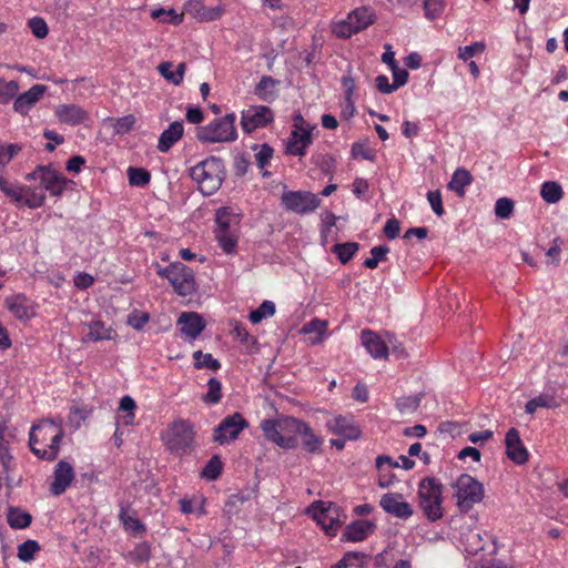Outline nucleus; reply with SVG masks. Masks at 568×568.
Returning <instances> with one entry per match:
<instances>
[{"label": "nucleus", "instance_id": "1", "mask_svg": "<svg viewBox=\"0 0 568 568\" xmlns=\"http://www.w3.org/2000/svg\"><path fill=\"white\" fill-rule=\"evenodd\" d=\"M63 430L53 422L44 420L33 425L29 434V446L31 452L44 460L57 458Z\"/></svg>", "mask_w": 568, "mask_h": 568}, {"label": "nucleus", "instance_id": "2", "mask_svg": "<svg viewBox=\"0 0 568 568\" xmlns=\"http://www.w3.org/2000/svg\"><path fill=\"white\" fill-rule=\"evenodd\" d=\"M226 175L222 159L209 156L190 169V178L197 184L203 195L214 194L222 185Z\"/></svg>", "mask_w": 568, "mask_h": 568}, {"label": "nucleus", "instance_id": "3", "mask_svg": "<svg viewBox=\"0 0 568 568\" xmlns=\"http://www.w3.org/2000/svg\"><path fill=\"white\" fill-rule=\"evenodd\" d=\"M235 121L236 115L234 113L215 118L206 125L197 126L195 136L201 143L233 142L237 139Z\"/></svg>", "mask_w": 568, "mask_h": 568}, {"label": "nucleus", "instance_id": "4", "mask_svg": "<svg viewBox=\"0 0 568 568\" xmlns=\"http://www.w3.org/2000/svg\"><path fill=\"white\" fill-rule=\"evenodd\" d=\"M442 493L443 486L435 478H424L418 485L419 507L432 521L443 517Z\"/></svg>", "mask_w": 568, "mask_h": 568}, {"label": "nucleus", "instance_id": "5", "mask_svg": "<svg viewBox=\"0 0 568 568\" xmlns=\"http://www.w3.org/2000/svg\"><path fill=\"white\" fill-rule=\"evenodd\" d=\"M165 445L176 455L190 454L195 447V432L192 424L184 419L172 423L165 437Z\"/></svg>", "mask_w": 568, "mask_h": 568}, {"label": "nucleus", "instance_id": "6", "mask_svg": "<svg viewBox=\"0 0 568 568\" xmlns=\"http://www.w3.org/2000/svg\"><path fill=\"white\" fill-rule=\"evenodd\" d=\"M456 505L462 513L469 511L484 497L483 485L468 474L460 475L454 484Z\"/></svg>", "mask_w": 568, "mask_h": 568}, {"label": "nucleus", "instance_id": "7", "mask_svg": "<svg viewBox=\"0 0 568 568\" xmlns=\"http://www.w3.org/2000/svg\"><path fill=\"white\" fill-rule=\"evenodd\" d=\"M27 181L39 180L43 191H48L52 196H60L72 181L64 178L60 172L52 169L51 165H38L34 171L26 175Z\"/></svg>", "mask_w": 568, "mask_h": 568}, {"label": "nucleus", "instance_id": "8", "mask_svg": "<svg viewBox=\"0 0 568 568\" xmlns=\"http://www.w3.org/2000/svg\"><path fill=\"white\" fill-rule=\"evenodd\" d=\"M282 205L297 214H308L321 205L318 195L308 191H285L281 196Z\"/></svg>", "mask_w": 568, "mask_h": 568}, {"label": "nucleus", "instance_id": "9", "mask_svg": "<svg viewBox=\"0 0 568 568\" xmlns=\"http://www.w3.org/2000/svg\"><path fill=\"white\" fill-rule=\"evenodd\" d=\"M246 427L248 423L240 413L227 415L213 428L212 440L219 445L229 444L237 439Z\"/></svg>", "mask_w": 568, "mask_h": 568}, {"label": "nucleus", "instance_id": "10", "mask_svg": "<svg viewBox=\"0 0 568 568\" xmlns=\"http://www.w3.org/2000/svg\"><path fill=\"white\" fill-rule=\"evenodd\" d=\"M273 120V112L266 105H251L242 111L241 126L244 132L252 133L254 130L266 126Z\"/></svg>", "mask_w": 568, "mask_h": 568}, {"label": "nucleus", "instance_id": "11", "mask_svg": "<svg viewBox=\"0 0 568 568\" xmlns=\"http://www.w3.org/2000/svg\"><path fill=\"white\" fill-rule=\"evenodd\" d=\"M170 284L180 296H189L196 292L194 272L181 262H179V267L173 271Z\"/></svg>", "mask_w": 568, "mask_h": 568}, {"label": "nucleus", "instance_id": "12", "mask_svg": "<svg viewBox=\"0 0 568 568\" xmlns=\"http://www.w3.org/2000/svg\"><path fill=\"white\" fill-rule=\"evenodd\" d=\"M280 418L264 419L261 422V429L267 440L274 443L284 449H294L297 447L298 442L294 436H286L280 430Z\"/></svg>", "mask_w": 568, "mask_h": 568}, {"label": "nucleus", "instance_id": "13", "mask_svg": "<svg viewBox=\"0 0 568 568\" xmlns=\"http://www.w3.org/2000/svg\"><path fill=\"white\" fill-rule=\"evenodd\" d=\"M47 91L43 84H34L28 91L16 95L13 100L14 112L27 115L30 110L42 99Z\"/></svg>", "mask_w": 568, "mask_h": 568}, {"label": "nucleus", "instance_id": "14", "mask_svg": "<svg viewBox=\"0 0 568 568\" xmlns=\"http://www.w3.org/2000/svg\"><path fill=\"white\" fill-rule=\"evenodd\" d=\"M506 455L517 465H523L528 460V450L524 446L519 432L516 428H510L505 437Z\"/></svg>", "mask_w": 568, "mask_h": 568}, {"label": "nucleus", "instance_id": "15", "mask_svg": "<svg viewBox=\"0 0 568 568\" xmlns=\"http://www.w3.org/2000/svg\"><path fill=\"white\" fill-rule=\"evenodd\" d=\"M74 479L73 467L64 460H60L54 468L53 480L50 485V491L54 496L62 495Z\"/></svg>", "mask_w": 568, "mask_h": 568}, {"label": "nucleus", "instance_id": "16", "mask_svg": "<svg viewBox=\"0 0 568 568\" xmlns=\"http://www.w3.org/2000/svg\"><path fill=\"white\" fill-rule=\"evenodd\" d=\"M379 504L386 513L397 518L407 519L413 515L410 505L402 500L399 494H385L382 496Z\"/></svg>", "mask_w": 568, "mask_h": 568}, {"label": "nucleus", "instance_id": "17", "mask_svg": "<svg viewBox=\"0 0 568 568\" xmlns=\"http://www.w3.org/2000/svg\"><path fill=\"white\" fill-rule=\"evenodd\" d=\"M326 426L333 434L348 440L357 439L362 433L352 417L336 416L327 420Z\"/></svg>", "mask_w": 568, "mask_h": 568}, {"label": "nucleus", "instance_id": "18", "mask_svg": "<svg viewBox=\"0 0 568 568\" xmlns=\"http://www.w3.org/2000/svg\"><path fill=\"white\" fill-rule=\"evenodd\" d=\"M54 114L61 123L72 126L83 123L88 116L87 111L77 104H60Z\"/></svg>", "mask_w": 568, "mask_h": 568}, {"label": "nucleus", "instance_id": "19", "mask_svg": "<svg viewBox=\"0 0 568 568\" xmlns=\"http://www.w3.org/2000/svg\"><path fill=\"white\" fill-rule=\"evenodd\" d=\"M181 333L191 338L195 339L205 328L203 318L197 313H182L178 320Z\"/></svg>", "mask_w": 568, "mask_h": 568}, {"label": "nucleus", "instance_id": "20", "mask_svg": "<svg viewBox=\"0 0 568 568\" xmlns=\"http://www.w3.org/2000/svg\"><path fill=\"white\" fill-rule=\"evenodd\" d=\"M361 341L366 351L372 357L386 358L388 355V348L385 342L373 331L363 329L361 333Z\"/></svg>", "mask_w": 568, "mask_h": 568}, {"label": "nucleus", "instance_id": "21", "mask_svg": "<svg viewBox=\"0 0 568 568\" xmlns=\"http://www.w3.org/2000/svg\"><path fill=\"white\" fill-rule=\"evenodd\" d=\"M183 121L172 122L169 128L161 133L158 150L162 153L168 152L183 136Z\"/></svg>", "mask_w": 568, "mask_h": 568}, {"label": "nucleus", "instance_id": "22", "mask_svg": "<svg viewBox=\"0 0 568 568\" xmlns=\"http://www.w3.org/2000/svg\"><path fill=\"white\" fill-rule=\"evenodd\" d=\"M374 530V524L368 520H357L346 526L342 539L346 541H362Z\"/></svg>", "mask_w": 568, "mask_h": 568}, {"label": "nucleus", "instance_id": "23", "mask_svg": "<svg viewBox=\"0 0 568 568\" xmlns=\"http://www.w3.org/2000/svg\"><path fill=\"white\" fill-rule=\"evenodd\" d=\"M312 134L307 131H292L286 144V152L292 155L304 156L306 149L312 144Z\"/></svg>", "mask_w": 568, "mask_h": 568}, {"label": "nucleus", "instance_id": "24", "mask_svg": "<svg viewBox=\"0 0 568 568\" xmlns=\"http://www.w3.org/2000/svg\"><path fill=\"white\" fill-rule=\"evenodd\" d=\"M84 326L88 328V333L82 337L83 342H99L113 338V329L106 327L101 321H92L84 324Z\"/></svg>", "mask_w": 568, "mask_h": 568}, {"label": "nucleus", "instance_id": "25", "mask_svg": "<svg viewBox=\"0 0 568 568\" xmlns=\"http://www.w3.org/2000/svg\"><path fill=\"white\" fill-rule=\"evenodd\" d=\"M278 81L270 75H263L254 89L255 95L265 102H272L277 98L276 87Z\"/></svg>", "mask_w": 568, "mask_h": 568}, {"label": "nucleus", "instance_id": "26", "mask_svg": "<svg viewBox=\"0 0 568 568\" xmlns=\"http://www.w3.org/2000/svg\"><path fill=\"white\" fill-rule=\"evenodd\" d=\"M328 327V322L321 318H313L301 328L302 334H315L314 337H310L311 345L321 344L324 341Z\"/></svg>", "mask_w": 568, "mask_h": 568}, {"label": "nucleus", "instance_id": "27", "mask_svg": "<svg viewBox=\"0 0 568 568\" xmlns=\"http://www.w3.org/2000/svg\"><path fill=\"white\" fill-rule=\"evenodd\" d=\"M8 310L20 320L28 318L32 315V310L22 295H16L6 300Z\"/></svg>", "mask_w": 568, "mask_h": 568}, {"label": "nucleus", "instance_id": "28", "mask_svg": "<svg viewBox=\"0 0 568 568\" xmlns=\"http://www.w3.org/2000/svg\"><path fill=\"white\" fill-rule=\"evenodd\" d=\"M316 507H325V511L328 514L327 535L335 536L338 527L342 525L339 507L334 503L323 500L316 501Z\"/></svg>", "mask_w": 568, "mask_h": 568}, {"label": "nucleus", "instance_id": "29", "mask_svg": "<svg viewBox=\"0 0 568 568\" xmlns=\"http://www.w3.org/2000/svg\"><path fill=\"white\" fill-rule=\"evenodd\" d=\"M23 195L21 204L29 209H38L44 204L45 192L41 187L23 185Z\"/></svg>", "mask_w": 568, "mask_h": 568}, {"label": "nucleus", "instance_id": "30", "mask_svg": "<svg viewBox=\"0 0 568 568\" xmlns=\"http://www.w3.org/2000/svg\"><path fill=\"white\" fill-rule=\"evenodd\" d=\"M32 517L29 513L19 507H9L7 511V521L13 529H24L30 526Z\"/></svg>", "mask_w": 568, "mask_h": 568}, {"label": "nucleus", "instance_id": "31", "mask_svg": "<svg viewBox=\"0 0 568 568\" xmlns=\"http://www.w3.org/2000/svg\"><path fill=\"white\" fill-rule=\"evenodd\" d=\"M172 67L173 64L171 62H163L158 67V69L165 80L174 85H179L183 81L186 64L184 62L179 63L175 71H172Z\"/></svg>", "mask_w": 568, "mask_h": 568}, {"label": "nucleus", "instance_id": "32", "mask_svg": "<svg viewBox=\"0 0 568 568\" xmlns=\"http://www.w3.org/2000/svg\"><path fill=\"white\" fill-rule=\"evenodd\" d=\"M280 430L286 436L301 435L307 429V423L292 416L280 417Z\"/></svg>", "mask_w": 568, "mask_h": 568}, {"label": "nucleus", "instance_id": "33", "mask_svg": "<svg viewBox=\"0 0 568 568\" xmlns=\"http://www.w3.org/2000/svg\"><path fill=\"white\" fill-rule=\"evenodd\" d=\"M192 10L194 12V16L202 21L216 20L222 16V13L224 11V9L220 6L206 7L201 1H195L192 4Z\"/></svg>", "mask_w": 568, "mask_h": 568}, {"label": "nucleus", "instance_id": "34", "mask_svg": "<svg viewBox=\"0 0 568 568\" xmlns=\"http://www.w3.org/2000/svg\"><path fill=\"white\" fill-rule=\"evenodd\" d=\"M215 239L226 254H233L237 246V235L232 230H215Z\"/></svg>", "mask_w": 568, "mask_h": 568}, {"label": "nucleus", "instance_id": "35", "mask_svg": "<svg viewBox=\"0 0 568 568\" xmlns=\"http://www.w3.org/2000/svg\"><path fill=\"white\" fill-rule=\"evenodd\" d=\"M349 20H353L355 23V29H358V31H362L366 29L368 26H371L374 22V13L372 9L367 7H361L356 8L349 13Z\"/></svg>", "mask_w": 568, "mask_h": 568}, {"label": "nucleus", "instance_id": "36", "mask_svg": "<svg viewBox=\"0 0 568 568\" xmlns=\"http://www.w3.org/2000/svg\"><path fill=\"white\" fill-rule=\"evenodd\" d=\"M470 173L465 169H457L448 183V189L454 191L457 195L463 196L465 186L470 184Z\"/></svg>", "mask_w": 568, "mask_h": 568}, {"label": "nucleus", "instance_id": "37", "mask_svg": "<svg viewBox=\"0 0 568 568\" xmlns=\"http://www.w3.org/2000/svg\"><path fill=\"white\" fill-rule=\"evenodd\" d=\"M119 519L123 524L126 530H131L134 535H141L145 531L144 525L140 519L129 514L128 507L123 504L121 505Z\"/></svg>", "mask_w": 568, "mask_h": 568}, {"label": "nucleus", "instance_id": "38", "mask_svg": "<svg viewBox=\"0 0 568 568\" xmlns=\"http://www.w3.org/2000/svg\"><path fill=\"white\" fill-rule=\"evenodd\" d=\"M300 436H302L303 448L310 454H320L322 452L323 438L315 435L312 430L311 426L307 424V429L303 432Z\"/></svg>", "mask_w": 568, "mask_h": 568}, {"label": "nucleus", "instance_id": "39", "mask_svg": "<svg viewBox=\"0 0 568 568\" xmlns=\"http://www.w3.org/2000/svg\"><path fill=\"white\" fill-rule=\"evenodd\" d=\"M359 244L356 242L338 243L333 246V252L337 255L342 264L348 263L358 251Z\"/></svg>", "mask_w": 568, "mask_h": 568}, {"label": "nucleus", "instance_id": "40", "mask_svg": "<svg viewBox=\"0 0 568 568\" xmlns=\"http://www.w3.org/2000/svg\"><path fill=\"white\" fill-rule=\"evenodd\" d=\"M194 367L196 369L207 368L216 372L221 368L220 362L214 358L210 353H202V351H195L193 353Z\"/></svg>", "mask_w": 568, "mask_h": 568}, {"label": "nucleus", "instance_id": "41", "mask_svg": "<svg viewBox=\"0 0 568 568\" xmlns=\"http://www.w3.org/2000/svg\"><path fill=\"white\" fill-rule=\"evenodd\" d=\"M0 190L8 196L13 203L21 204L23 195V185L18 183H10L2 176H0Z\"/></svg>", "mask_w": 568, "mask_h": 568}, {"label": "nucleus", "instance_id": "42", "mask_svg": "<svg viewBox=\"0 0 568 568\" xmlns=\"http://www.w3.org/2000/svg\"><path fill=\"white\" fill-rule=\"evenodd\" d=\"M369 556L361 551H348L339 560V567H358L364 568L367 565Z\"/></svg>", "mask_w": 568, "mask_h": 568}, {"label": "nucleus", "instance_id": "43", "mask_svg": "<svg viewBox=\"0 0 568 568\" xmlns=\"http://www.w3.org/2000/svg\"><path fill=\"white\" fill-rule=\"evenodd\" d=\"M562 194V189L557 182L548 181L541 186L540 195L547 203H557Z\"/></svg>", "mask_w": 568, "mask_h": 568}, {"label": "nucleus", "instance_id": "44", "mask_svg": "<svg viewBox=\"0 0 568 568\" xmlns=\"http://www.w3.org/2000/svg\"><path fill=\"white\" fill-rule=\"evenodd\" d=\"M223 468V463L220 458V456L214 455L212 456L204 468L201 471V477L207 479V480H215L220 477Z\"/></svg>", "mask_w": 568, "mask_h": 568}, {"label": "nucleus", "instance_id": "45", "mask_svg": "<svg viewBox=\"0 0 568 568\" xmlns=\"http://www.w3.org/2000/svg\"><path fill=\"white\" fill-rule=\"evenodd\" d=\"M274 314L275 304L272 301H264L256 310L250 313L248 318L253 324H258Z\"/></svg>", "mask_w": 568, "mask_h": 568}, {"label": "nucleus", "instance_id": "46", "mask_svg": "<svg viewBox=\"0 0 568 568\" xmlns=\"http://www.w3.org/2000/svg\"><path fill=\"white\" fill-rule=\"evenodd\" d=\"M40 545L38 541L28 539L18 546V558L23 562L33 560L34 555L40 551Z\"/></svg>", "mask_w": 568, "mask_h": 568}, {"label": "nucleus", "instance_id": "47", "mask_svg": "<svg viewBox=\"0 0 568 568\" xmlns=\"http://www.w3.org/2000/svg\"><path fill=\"white\" fill-rule=\"evenodd\" d=\"M355 23L353 20H349V14L343 20H339L333 24V32L338 38H349L354 33H358V29H355Z\"/></svg>", "mask_w": 568, "mask_h": 568}, {"label": "nucleus", "instance_id": "48", "mask_svg": "<svg viewBox=\"0 0 568 568\" xmlns=\"http://www.w3.org/2000/svg\"><path fill=\"white\" fill-rule=\"evenodd\" d=\"M126 558L134 564H143L151 558V547L148 542L143 541L138 544L133 550L129 551Z\"/></svg>", "mask_w": 568, "mask_h": 568}, {"label": "nucleus", "instance_id": "49", "mask_svg": "<svg viewBox=\"0 0 568 568\" xmlns=\"http://www.w3.org/2000/svg\"><path fill=\"white\" fill-rule=\"evenodd\" d=\"M19 91V83L14 80L6 81L0 78V103L7 104L14 100Z\"/></svg>", "mask_w": 568, "mask_h": 568}, {"label": "nucleus", "instance_id": "50", "mask_svg": "<svg viewBox=\"0 0 568 568\" xmlns=\"http://www.w3.org/2000/svg\"><path fill=\"white\" fill-rule=\"evenodd\" d=\"M128 179L129 183L133 186H145L151 180V174L143 168L130 166L128 169Z\"/></svg>", "mask_w": 568, "mask_h": 568}, {"label": "nucleus", "instance_id": "51", "mask_svg": "<svg viewBox=\"0 0 568 568\" xmlns=\"http://www.w3.org/2000/svg\"><path fill=\"white\" fill-rule=\"evenodd\" d=\"M389 253V247L387 245H378L374 246L371 250V257L364 261V266L371 270L377 267L378 263L386 260V255Z\"/></svg>", "mask_w": 568, "mask_h": 568}, {"label": "nucleus", "instance_id": "52", "mask_svg": "<svg viewBox=\"0 0 568 568\" xmlns=\"http://www.w3.org/2000/svg\"><path fill=\"white\" fill-rule=\"evenodd\" d=\"M151 18L161 22H171L173 24H180L183 20L182 14H178L173 9H154L151 11Z\"/></svg>", "mask_w": 568, "mask_h": 568}, {"label": "nucleus", "instance_id": "53", "mask_svg": "<svg viewBox=\"0 0 568 568\" xmlns=\"http://www.w3.org/2000/svg\"><path fill=\"white\" fill-rule=\"evenodd\" d=\"M222 398V384L221 382L212 377L207 382V393L203 397L204 402L207 404H217Z\"/></svg>", "mask_w": 568, "mask_h": 568}, {"label": "nucleus", "instance_id": "54", "mask_svg": "<svg viewBox=\"0 0 568 568\" xmlns=\"http://www.w3.org/2000/svg\"><path fill=\"white\" fill-rule=\"evenodd\" d=\"M342 87L345 93V102L351 108V114L355 112V105L353 101V94L355 91V80L351 74H346L342 78Z\"/></svg>", "mask_w": 568, "mask_h": 568}, {"label": "nucleus", "instance_id": "55", "mask_svg": "<svg viewBox=\"0 0 568 568\" xmlns=\"http://www.w3.org/2000/svg\"><path fill=\"white\" fill-rule=\"evenodd\" d=\"M233 333L235 335V337L247 348V349H252L256 344H257V339L252 336L247 331L246 328L241 325V324H236L234 329H233Z\"/></svg>", "mask_w": 568, "mask_h": 568}, {"label": "nucleus", "instance_id": "56", "mask_svg": "<svg viewBox=\"0 0 568 568\" xmlns=\"http://www.w3.org/2000/svg\"><path fill=\"white\" fill-rule=\"evenodd\" d=\"M445 4L443 0H425L424 9L425 16L429 20H435L444 11Z\"/></svg>", "mask_w": 568, "mask_h": 568}, {"label": "nucleus", "instance_id": "57", "mask_svg": "<svg viewBox=\"0 0 568 568\" xmlns=\"http://www.w3.org/2000/svg\"><path fill=\"white\" fill-rule=\"evenodd\" d=\"M514 210V202L508 197H500L495 204V214L500 219H508Z\"/></svg>", "mask_w": 568, "mask_h": 568}, {"label": "nucleus", "instance_id": "58", "mask_svg": "<svg viewBox=\"0 0 568 568\" xmlns=\"http://www.w3.org/2000/svg\"><path fill=\"white\" fill-rule=\"evenodd\" d=\"M234 219L229 207H220L215 214V230H231V222Z\"/></svg>", "mask_w": 568, "mask_h": 568}, {"label": "nucleus", "instance_id": "59", "mask_svg": "<svg viewBox=\"0 0 568 568\" xmlns=\"http://www.w3.org/2000/svg\"><path fill=\"white\" fill-rule=\"evenodd\" d=\"M486 49V44L483 41L475 42L470 45L460 47L458 50V58L460 60L467 61L473 58L476 53H480Z\"/></svg>", "mask_w": 568, "mask_h": 568}, {"label": "nucleus", "instance_id": "60", "mask_svg": "<svg viewBox=\"0 0 568 568\" xmlns=\"http://www.w3.org/2000/svg\"><path fill=\"white\" fill-rule=\"evenodd\" d=\"M135 123V118L132 114L114 120L113 129L116 134H125L130 132Z\"/></svg>", "mask_w": 568, "mask_h": 568}, {"label": "nucleus", "instance_id": "61", "mask_svg": "<svg viewBox=\"0 0 568 568\" xmlns=\"http://www.w3.org/2000/svg\"><path fill=\"white\" fill-rule=\"evenodd\" d=\"M33 36L38 39H43L48 36V26L42 18L34 17L28 22Z\"/></svg>", "mask_w": 568, "mask_h": 568}, {"label": "nucleus", "instance_id": "62", "mask_svg": "<svg viewBox=\"0 0 568 568\" xmlns=\"http://www.w3.org/2000/svg\"><path fill=\"white\" fill-rule=\"evenodd\" d=\"M273 156V149L268 144H263L258 148L254 158L260 169L265 168Z\"/></svg>", "mask_w": 568, "mask_h": 568}, {"label": "nucleus", "instance_id": "63", "mask_svg": "<svg viewBox=\"0 0 568 568\" xmlns=\"http://www.w3.org/2000/svg\"><path fill=\"white\" fill-rule=\"evenodd\" d=\"M308 513L312 514V517L323 527L327 534L328 514L325 511V507H316L315 501L310 507Z\"/></svg>", "mask_w": 568, "mask_h": 568}, {"label": "nucleus", "instance_id": "64", "mask_svg": "<svg viewBox=\"0 0 568 568\" xmlns=\"http://www.w3.org/2000/svg\"><path fill=\"white\" fill-rule=\"evenodd\" d=\"M427 200L437 216H442L445 213L439 190L428 191Z\"/></svg>", "mask_w": 568, "mask_h": 568}]
</instances>
